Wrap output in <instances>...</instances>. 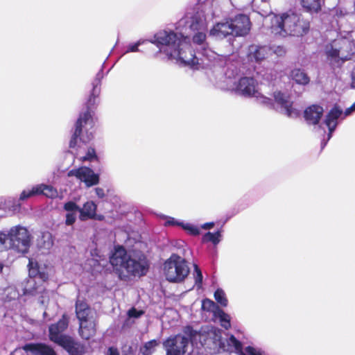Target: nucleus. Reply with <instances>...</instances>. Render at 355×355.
I'll list each match as a JSON object with an SVG mask.
<instances>
[{"instance_id": "f257e3e1", "label": "nucleus", "mask_w": 355, "mask_h": 355, "mask_svg": "<svg viewBox=\"0 0 355 355\" xmlns=\"http://www.w3.org/2000/svg\"><path fill=\"white\" fill-rule=\"evenodd\" d=\"M98 83L99 80H97L96 84L94 83L92 92L87 101V110L80 114L76 124L74 134L70 141L71 148L78 146L74 153L76 158L81 162L92 161L97 159L95 150L93 148H87L86 143L94 137L96 120L91 108L96 104L97 97L100 94Z\"/></svg>"}, {"instance_id": "f03ea898", "label": "nucleus", "mask_w": 355, "mask_h": 355, "mask_svg": "<svg viewBox=\"0 0 355 355\" xmlns=\"http://www.w3.org/2000/svg\"><path fill=\"white\" fill-rule=\"evenodd\" d=\"M168 59H173L184 65L195 67L199 64V58L193 53L188 38L182 33L161 31L154 36L151 42Z\"/></svg>"}, {"instance_id": "7ed1b4c3", "label": "nucleus", "mask_w": 355, "mask_h": 355, "mask_svg": "<svg viewBox=\"0 0 355 355\" xmlns=\"http://www.w3.org/2000/svg\"><path fill=\"white\" fill-rule=\"evenodd\" d=\"M110 262L115 268L119 277L123 279L132 276H143L148 271V265L144 255L127 253L124 248L117 246L110 258Z\"/></svg>"}, {"instance_id": "20e7f679", "label": "nucleus", "mask_w": 355, "mask_h": 355, "mask_svg": "<svg viewBox=\"0 0 355 355\" xmlns=\"http://www.w3.org/2000/svg\"><path fill=\"white\" fill-rule=\"evenodd\" d=\"M270 21L271 33L281 37L302 36L309 30V21L296 12L289 11L281 15L272 13L266 16V21Z\"/></svg>"}, {"instance_id": "39448f33", "label": "nucleus", "mask_w": 355, "mask_h": 355, "mask_svg": "<svg viewBox=\"0 0 355 355\" xmlns=\"http://www.w3.org/2000/svg\"><path fill=\"white\" fill-rule=\"evenodd\" d=\"M234 79L230 76L225 77L224 82L226 85L223 88L234 90L246 97L254 98L258 103L264 105L272 104V101L265 95L267 92L263 84L259 85L252 78L243 77L238 83Z\"/></svg>"}, {"instance_id": "423d86ee", "label": "nucleus", "mask_w": 355, "mask_h": 355, "mask_svg": "<svg viewBox=\"0 0 355 355\" xmlns=\"http://www.w3.org/2000/svg\"><path fill=\"white\" fill-rule=\"evenodd\" d=\"M189 28L193 31H198L193 37V43L198 45L196 46L198 53L208 61L213 62L214 64L223 66L227 61V56L217 54L208 48L207 44L205 42L206 34L205 31L207 28L205 19H202L200 14L197 13L191 18Z\"/></svg>"}, {"instance_id": "0eeeda50", "label": "nucleus", "mask_w": 355, "mask_h": 355, "mask_svg": "<svg viewBox=\"0 0 355 355\" xmlns=\"http://www.w3.org/2000/svg\"><path fill=\"white\" fill-rule=\"evenodd\" d=\"M30 243V234L22 226L12 227L8 234L0 232V250L12 249L24 254L28 252Z\"/></svg>"}, {"instance_id": "6e6552de", "label": "nucleus", "mask_w": 355, "mask_h": 355, "mask_svg": "<svg viewBox=\"0 0 355 355\" xmlns=\"http://www.w3.org/2000/svg\"><path fill=\"white\" fill-rule=\"evenodd\" d=\"M190 272L185 259L172 254L163 264V272L166 279L171 282L179 283L184 280Z\"/></svg>"}, {"instance_id": "1a4fd4ad", "label": "nucleus", "mask_w": 355, "mask_h": 355, "mask_svg": "<svg viewBox=\"0 0 355 355\" xmlns=\"http://www.w3.org/2000/svg\"><path fill=\"white\" fill-rule=\"evenodd\" d=\"M29 278L27 279L24 287V294L37 295L45 291L44 282L47 280L49 275L45 269L41 268L37 262L29 260Z\"/></svg>"}, {"instance_id": "9d476101", "label": "nucleus", "mask_w": 355, "mask_h": 355, "mask_svg": "<svg viewBox=\"0 0 355 355\" xmlns=\"http://www.w3.org/2000/svg\"><path fill=\"white\" fill-rule=\"evenodd\" d=\"M324 52L332 61L349 60L355 53V42L347 38H338L327 44Z\"/></svg>"}, {"instance_id": "9b49d317", "label": "nucleus", "mask_w": 355, "mask_h": 355, "mask_svg": "<svg viewBox=\"0 0 355 355\" xmlns=\"http://www.w3.org/2000/svg\"><path fill=\"white\" fill-rule=\"evenodd\" d=\"M209 336L213 340V343L219 352H234L239 355L243 349L241 343L236 340L234 336H231L226 339H222L221 331L218 329L212 328L209 333Z\"/></svg>"}, {"instance_id": "f8f14e48", "label": "nucleus", "mask_w": 355, "mask_h": 355, "mask_svg": "<svg viewBox=\"0 0 355 355\" xmlns=\"http://www.w3.org/2000/svg\"><path fill=\"white\" fill-rule=\"evenodd\" d=\"M68 323V319L63 315L58 323L50 326L49 337L51 340L70 352L73 348V340L71 337L62 334V332L67 328Z\"/></svg>"}, {"instance_id": "ddd939ff", "label": "nucleus", "mask_w": 355, "mask_h": 355, "mask_svg": "<svg viewBox=\"0 0 355 355\" xmlns=\"http://www.w3.org/2000/svg\"><path fill=\"white\" fill-rule=\"evenodd\" d=\"M272 104L266 105L279 110L281 112L289 117H297L300 114V110L293 106L291 96L287 92L276 91L273 93V98H271Z\"/></svg>"}, {"instance_id": "4468645a", "label": "nucleus", "mask_w": 355, "mask_h": 355, "mask_svg": "<svg viewBox=\"0 0 355 355\" xmlns=\"http://www.w3.org/2000/svg\"><path fill=\"white\" fill-rule=\"evenodd\" d=\"M188 344L189 339L181 335L169 338L163 343L166 355H184Z\"/></svg>"}, {"instance_id": "2eb2a0df", "label": "nucleus", "mask_w": 355, "mask_h": 355, "mask_svg": "<svg viewBox=\"0 0 355 355\" xmlns=\"http://www.w3.org/2000/svg\"><path fill=\"white\" fill-rule=\"evenodd\" d=\"M68 176L76 177L81 182H83L88 187L96 185L99 182L98 175L96 174L91 168L85 166L71 170L68 173Z\"/></svg>"}, {"instance_id": "dca6fc26", "label": "nucleus", "mask_w": 355, "mask_h": 355, "mask_svg": "<svg viewBox=\"0 0 355 355\" xmlns=\"http://www.w3.org/2000/svg\"><path fill=\"white\" fill-rule=\"evenodd\" d=\"M230 23L235 36L245 35L250 30V19L245 15L240 14L235 16L234 18L230 19Z\"/></svg>"}, {"instance_id": "f3484780", "label": "nucleus", "mask_w": 355, "mask_h": 355, "mask_svg": "<svg viewBox=\"0 0 355 355\" xmlns=\"http://www.w3.org/2000/svg\"><path fill=\"white\" fill-rule=\"evenodd\" d=\"M344 119L343 112L342 109L337 106H334L327 114L324 123L329 129V133L327 136V141L329 140L332 136L334 131L335 130L337 125L338 119Z\"/></svg>"}, {"instance_id": "a211bd4d", "label": "nucleus", "mask_w": 355, "mask_h": 355, "mask_svg": "<svg viewBox=\"0 0 355 355\" xmlns=\"http://www.w3.org/2000/svg\"><path fill=\"white\" fill-rule=\"evenodd\" d=\"M209 34L218 39L225 38L228 35H234L230 20L217 23L210 30Z\"/></svg>"}, {"instance_id": "6ab92c4d", "label": "nucleus", "mask_w": 355, "mask_h": 355, "mask_svg": "<svg viewBox=\"0 0 355 355\" xmlns=\"http://www.w3.org/2000/svg\"><path fill=\"white\" fill-rule=\"evenodd\" d=\"M271 52V49L267 46L252 45L249 46L248 58L250 61L260 62L265 59Z\"/></svg>"}, {"instance_id": "aec40b11", "label": "nucleus", "mask_w": 355, "mask_h": 355, "mask_svg": "<svg viewBox=\"0 0 355 355\" xmlns=\"http://www.w3.org/2000/svg\"><path fill=\"white\" fill-rule=\"evenodd\" d=\"M324 112L322 107L313 105L307 107L304 111V118L308 123L316 125L318 123Z\"/></svg>"}, {"instance_id": "412c9836", "label": "nucleus", "mask_w": 355, "mask_h": 355, "mask_svg": "<svg viewBox=\"0 0 355 355\" xmlns=\"http://www.w3.org/2000/svg\"><path fill=\"white\" fill-rule=\"evenodd\" d=\"M76 313L79 323L93 319L92 313L88 305L83 301L78 300L76 304Z\"/></svg>"}, {"instance_id": "4be33fe9", "label": "nucleus", "mask_w": 355, "mask_h": 355, "mask_svg": "<svg viewBox=\"0 0 355 355\" xmlns=\"http://www.w3.org/2000/svg\"><path fill=\"white\" fill-rule=\"evenodd\" d=\"M64 209L67 211L65 224L73 225L76 220L77 213L79 212V207L74 202L69 201L64 205Z\"/></svg>"}, {"instance_id": "5701e85b", "label": "nucleus", "mask_w": 355, "mask_h": 355, "mask_svg": "<svg viewBox=\"0 0 355 355\" xmlns=\"http://www.w3.org/2000/svg\"><path fill=\"white\" fill-rule=\"evenodd\" d=\"M96 332L95 323L93 319L80 323L79 333L84 339H89Z\"/></svg>"}, {"instance_id": "b1692460", "label": "nucleus", "mask_w": 355, "mask_h": 355, "mask_svg": "<svg viewBox=\"0 0 355 355\" xmlns=\"http://www.w3.org/2000/svg\"><path fill=\"white\" fill-rule=\"evenodd\" d=\"M96 205L92 201L85 202L82 208L79 207L80 219L86 220L94 218L96 215Z\"/></svg>"}, {"instance_id": "393cba45", "label": "nucleus", "mask_w": 355, "mask_h": 355, "mask_svg": "<svg viewBox=\"0 0 355 355\" xmlns=\"http://www.w3.org/2000/svg\"><path fill=\"white\" fill-rule=\"evenodd\" d=\"M290 76L295 83L301 85H306L310 82V78L307 73L301 69H294L291 71Z\"/></svg>"}, {"instance_id": "a878e982", "label": "nucleus", "mask_w": 355, "mask_h": 355, "mask_svg": "<svg viewBox=\"0 0 355 355\" xmlns=\"http://www.w3.org/2000/svg\"><path fill=\"white\" fill-rule=\"evenodd\" d=\"M4 300L6 302L13 301V304L16 306L18 304H21V300L19 299V293L17 289L13 286H10L7 287L3 293Z\"/></svg>"}, {"instance_id": "bb28decb", "label": "nucleus", "mask_w": 355, "mask_h": 355, "mask_svg": "<svg viewBox=\"0 0 355 355\" xmlns=\"http://www.w3.org/2000/svg\"><path fill=\"white\" fill-rule=\"evenodd\" d=\"M38 245L40 248L45 250V252H43L44 253L48 252L53 245V239L51 233L49 232H43Z\"/></svg>"}, {"instance_id": "cd10ccee", "label": "nucleus", "mask_w": 355, "mask_h": 355, "mask_svg": "<svg viewBox=\"0 0 355 355\" xmlns=\"http://www.w3.org/2000/svg\"><path fill=\"white\" fill-rule=\"evenodd\" d=\"M37 188L38 195L43 194L50 198H55L58 196L57 189L51 185L41 184L37 185Z\"/></svg>"}, {"instance_id": "c85d7f7f", "label": "nucleus", "mask_w": 355, "mask_h": 355, "mask_svg": "<svg viewBox=\"0 0 355 355\" xmlns=\"http://www.w3.org/2000/svg\"><path fill=\"white\" fill-rule=\"evenodd\" d=\"M302 6L311 12H318L321 7L322 0H301Z\"/></svg>"}, {"instance_id": "c756f323", "label": "nucleus", "mask_w": 355, "mask_h": 355, "mask_svg": "<svg viewBox=\"0 0 355 355\" xmlns=\"http://www.w3.org/2000/svg\"><path fill=\"white\" fill-rule=\"evenodd\" d=\"M221 234L220 232H207L202 237L203 242H211L214 245H217L220 241Z\"/></svg>"}, {"instance_id": "7c9ffc66", "label": "nucleus", "mask_w": 355, "mask_h": 355, "mask_svg": "<svg viewBox=\"0 0 355 355\" xmlns=\"http://www.w3.org/2000/svg\"><path fill=\"white\" fill-rule=\"evenodd\" d=\"M181 227L186 231L188 234L192 236H197L200 234V228L190 223L182 222Z\"/></svg>"}, {"instance_id": "2f4dec72", "label": "nucleus", "mask_w": 355, "mask_h": 355, "mask_svg": "<svg viewBox=\"0 0 355 355\" xmlns=\"http://www.w3.org/2000/svg\"><path fill=\"white\" fill-rule=\"evenodd\" d=\"M239 355H266L265 352L258 347L248 346L244 347Z\"/></svg>"}, {"instance_id": "473e14b6", "label": "nucleus", "mask_w": 355, "mask_h": 355, "mask_svg": "<svg viewBox=\"0 0 355 355\" xmlns=\"http://www.w3.org/2000/svg\"><path fill=\"white\" fill-rule=\"evenodd\" d=\"M239 355H266L265 352L258 347L248 346L244 347Z\"/></svg>"}, {"instance_id": "72a5a7b5", "label": "nucleus", "mask_w": 355, "mask_h": 355, "mask_svg": "<svg viewBox=\"0 0 355 355\" xmlns=\"http://www.w3.org/2000/svg\"><path fill=\"white\" fill-rule=\"evenodd\" d=\"M214 298L221 306H226L227 305L228 301L226 297V295L222 289L218 288L215 291Z\"/></svg>"}, {"instance_id": "f704fd0d", "label": "nucleus", "mask_w": 355, "mask_h": 355, "mask_svg": "<svg viewBox=\"0 0 355 355\" xmlns=\"http://www.w3.org/2000/svg\"><path fill=\"white\" fill-rule=\"evenodd\" d=\"M218 317L220 320L221 326L225 329H228L231 326L230 316L224 311L220 310L218 312Z\"/></svg>"}, {"instance_id": "c9c22d12", "label": "nucleus", "mask_w": 355, "mask_h": 355, "mask_svg": "<svg viewBox=\"0 0 355 355\" xmlns=\"http://www.w3.org/2000/svg\"><path fill=\"white\" fill-rule=\"evenodd\" d=\"M38 195L37 185L33 187L31 189L24 190L19 196V200H25L33 196Z\"/></svg>"}, {"instance_id": "e433bc0d", "label": "nucleus", "mask_w": 355, "mask_h": 355, "mask_svg": "<svg viewBox=\"0 0 355 355\" xmlns=\"http://www.w3.org/2000/svg\"><path fill=\"white\" fill-rule=\"evenodd\" d=\"M158 345V343L155 340H152L146 343L142 349L144 355H150L155 350V347Z\"/></svg>"}, {"instance_id": "4c0bfd02", "label": "nucleus", "mask_w": 355, "mask_h": 355, "mask_svg": "<svg viewBox=\"0 0 355 355\" xmlns=\"http://www.w3.org/2000/svg\"><path fill=\"white\" fill-rule=\"evenodd\" d=\"M193 277L195 279L196 284H197L198 287L200 288L202 282V275L200 269L197 265H194Z\"/></svg>"}, {"instance_id": "58836bf2", "label": "nucleus", "mask_w": 355, "mask_h": 355, "mask_svg": "<svg viewBox=\"0 0 355 355\" xmlns=\"http://www.w3.org/2000/svg\"><path fill=\"white\" fill-rule=\"evenodd\" d=\"M216 307V304L211 300L205 299L202 302V309L207 311H214Z\"/></svg>"}, {"instance_id": "ea45409f", "label": "nucleus", "mask_w": 355, "mask_h": 355, "mask_svg": "<svg viewBox=\"0 0 355 355\" xmlns=\"http://www.w3.org/2000/svg\"><path fill=\"white\" fill-rule=\"evenodd\" d=\"M143 43H144V41L139 40L135 43L128 44L127 46L125 53L139 51V46L141 44H142Z\"/></svg>"}, {"instance_id": "a19ab883", "label": "nucleus", "mask_w": 355, "mask_h": 355, "mask_svg": "<svg viewBox=\"0 0 355 355\" xmlns=\"http://www.w3.org/2000/svg\"><path fill=\"white\" fill-rule=\"evenodd\" d=\"M39 352L40 355H55V352L48 346L40 345Z\"/></svg>"}, {"instance_id": "79ce46f5", "label": "nucleus", "mask_w": 355, "mask_h": 355, "mask_svg": "<svg viewBox=\"0 0 355 355\" xmlns=\"http://www.w3.org/2000/svg\"><path fill=\"white\" fill-rule=\"evenodd\" d=\"M182 222L181 220H177L173 217H166V221L164 223V225L166 226H180L181 227V224H182Z\"/></svg>"}, {"instance_id": "37998d69", "label": "nucleus", "mask_w": 355, "mask_h": 355, "mask_svg": "<svg viewBox=\"0 0 355 355\" xmlns=\"http://www.w3.org/2000/svg\"><path fill=\"white\" fill-rule=\"evenodd\" d=\"M143 313H144L143 311H137L135 308L130 309L128 312V316L130 318H135L140 317Z\"/></svg>"}, {"instance_id": "c03bdc74", "label": "nucleus", "mask_w": 355, "mask_h": 355, "mask_svg": "<svg viewBox=\"0 0 355 355\" xmlns=\"http://www.w3.org/2000/svg\"><path fill=\"white\" fill-rule=\"evenodd\" d=\"M272 50L277 56H282L285 53V49L282 46H278L274 47Z\"/></svg>"}, {"instance_id": "a18cd8bd", "label": "nucleus", "mask_w": 355, "mask_h": 355, "mask_svg": "<svg viewBox=\"0 0 355 355\" xmlns=\"http://www.w3.org/2000/svg\"><path fill=\"white\" fill-rule=\"evenodd\" d=\"M355 111V102L352 104V105L348 108H347L343 113L344 118L352 114Z\"/></svg>"}, {"instance_id": "49530a36", "label": "nucleus", "mask_w": 355, "mask_h": 355, "mask_svg": "<svg viewBox=\"0 0 355 355\" xmlns=\"http://www.w3.org/2000/svg\"><path fill=\"white\" fill-rule=\"evenodd\" d=\"M96 194L98 198H103L105 196L104 190L101 188H96L95 189Z\"/></svg>"}, {"instance_id": "de8ad7c7", "label": "nucleus", "mask_w": 355, "mask_h": 355, "mask_svg": "<svg viewBox=\"0 0 355 355\" xmlns=\"http://www.w3.org/2000/svg\"><path fill=\"white\" fill-rule=\"evenodd\" d=\"M107 355H119V352L114 347H110L107 350Z\"/></svg>"}, {"instance_id": "09e8293b", "label": "nucleus", "mask_w": 355, "mask_h": 355, "mask_svg": "<svg viewBox=\"0 0 355 355\" xmlns=\"http://www.w3.org/2000/svg\"><path fill=\"white\" fill-rule=\"evenodd\" d=\"M214 226V223L211 222V223H206L203 224L201 226V227L205 230H208V229L212 228Z\"/></svg>"}, {"instance_id": "8fccbe9b", "label": "nucleus", "mask_w": 355, "mask_h": 355, "mask_svg": "<svg viewBox=\"0 0 355 355\" xmlns=\"http://www.w3.org/2000/svg\"><path fill=\"white\" fill-rule=\"evenodd\" d=\"M352 85L354 87H355V68L354 69V70L352 71Z\"/></svg>"}, {"instance_id": "3c124183", "label": "nucleus", "mask_w": 355, "mask_h": 355, "mask_svg": "<svg viewBox=\"0 0 355 355\" xmlns=\"http://www.w3.org/2000/svg\"><path fill=\"white\" fill-rule=\"evenodd\" d=\"M186 23H189V22L187 21V18H185V19H182L179 21V24H180V26H182V25H183V24H186Z\"/></svg>"}, {"instance_id": "603ef678", "label": "nucleus", "mask_w": 355, "mask_h": 355, "mask_svg": "<svg viewBox=\"0 0 355 355\" xmlns=\"http://www.w3.org/2000/svg\"><path fill=\"white\" fill-rule=\"evenodd\" d=\"M3 268V264L0 261V272L2 271Z\"/></svg>"}, {"instance_id": "864d4df0", "label": "nucleus", "mask_w": 355, "mask_h": 355, "mask_svg": "<svg viewBox=\"0 0 355 355\" xmlns=\"http://www.w3.org/2000/svg\"><path fill=\"white\" fill-rule=\"evenodd\" d=\"M261 1L265 2V1H266L267 0H261Z\"/></svg>"}]
</instances>
